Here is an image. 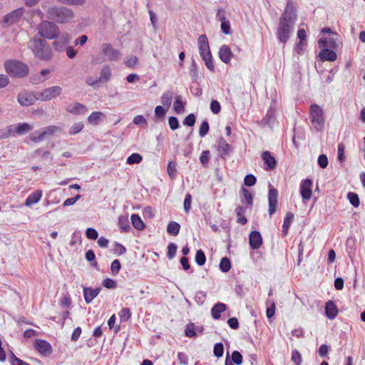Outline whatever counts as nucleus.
Returning <instances> with one entry per match:
<instances>
[{
    "label": "nucleus",
    "instance_id": "6ab92c4d",
    "mask_svg": "<svg viewBox=\"0 0 365 365\" xmlns=\"http://www.w3.org/2000/svg\"><path fill=\"white\" fill-rule=\"evenodd\" d=\"M17 99L21 106H29L35 102L36 98L32 93L23 92L18 95Z\"/></svg>",
    "mask_w": 365,
    "mask_h": 365
},
{
    "label": "nucleus",
    "instance_id": "b1692460",
    "mask_svg": "<svg viewBox=\"0 0 365 365\" xmlns=\"http://www.w3.org/2000/svg\"><path fill=\"white\" fill-rule=\"evenodd\" d=\"M319 58L321 61H334L336 58L337 55L335 51H334L331 49H329L328 48H325L322 49L319 54Z\"/></svg>",
    "mask_w": 365,
    "mask_h": 365
},
{
    "label": "nucleus",
    "instance_id": "052dcab7",
    "mask_svg": "<svg viewBox=\"0 0 365 365\" xmlns=\"http://www.w3.org/2000/svg\"><path fill=\"white\" fill-rule=\"evenodd\" d=\"M206 299V293L203 291H198L195 296V302L200 306L202 305Z\"/></svg>",
    "mask_w": 365,
    "mask_h": 365
},
{
    "label": "nucleus",
    "instance_id": "423d86ee",
    "mask_svg": "<svg viewBox=\"0 0 365 365\" xmlns=\"http://www.w3.org/2000/svg\"><path fill=\"white\" fill-rule=\"evenodd\" d=\"M297 20V10L293 3L289 0L287 3L285 9L279 18L280 21L288 23L290 25L295 24Z\"/></svg>",
    "mask_w": 365,
    "mask_h": 365
},
{
    "label": "nucleus",
    "instance_id": "603ef678",
    "mask_svg": "<svg viewBox=\"0 0 365 365\" xmlns=\"http://www.w3.org/2000/svg\"><path fill=\"white\" fill-rule=\"evenodd\" d=\"M291 360L296 364V365H301L302 363V357L300 352L297 350L294 349L292 351V356Z\"/></svg>",
    "mask_w": 365,
    "mask_h": 365
},
{
    "label": "nucleus",
    "instance_id": "bf43d9fd",
    "mask_svg": "<svg viewBox=\"0 0 365 365\" xmlns=\"http://www.w3.org/2000/svg\"><path fill=\"white\" fill-rule=\"evenodd\" d=\"M185 334L186 336L190 338L196 336L195 326L193 323H190L186 326Z\"/></svg>",
    "mask_w": 365,
    "mask_h": 365
},
{
    "label": "nucleus",
    "instance_id": "9b49d317",
    "mask_svg": "<svg viewBox=\"0 0 365 365\" xmlns=\"http://www.w3.org/2000/svg\"><path fill=\"white\" fill-rule=\"evenodd\" d=\"M10 128L11 136H14L16 134L22 135L29 133L34 128V126L28 123H19L7 127V129Z\"/></svg>",
    "mask_w": 365,
    "mask_h": 365
},
{
    "label": "nucleus",
    "instance_id": "37998d69",
    "mask_svg": "<svg viewBox=\"0 0 365 365\" xmlns=\"http://www.w3.org/2000/svg\"><path fill=\"white\" fill-rule=\"evenodd\" d=\"M167 171L169 177L171 179H175L177 177V169H176V163L173 161H170L168 164Z\"/></svg>",
    "mask_w": 365,
    "mask_h": 365
},
{
    "label": "nucleus",
    "instance_id": "de8ad7c7",
    "mask_svg": "<svg viewBox=\"0 0 365 365\" xmlns=\"http://www.w3.org/2000/svg\"><path fill=\"white\" fill-rule=\"evenodd\" d=\"M58 130V127L56 125H49L45 127L41 133L43 134V137L46 139L48 136H52Z\"/></svg>",
    "mask_w": 365,
    "mask_h": 365
},
{
    "label": "nucleus",
    "instance_id": "49530a36",
    "mask_svg": "<svg viewBox=\"0 0 365 365\" xmlns=\"http://www.w3.org/2000/svg\"><path fill=\"white\" fill-rule=\"evenodd\" d=\"M224 354V345L222 342H217L214 345L213 354L217 358H220Z\"/></svg>",
    "mask_w": 365,
    "mask_h": 365
},
{
    "label": "nucleus",
    "instance_id": "dca6fc26",
    "mask_svg": "<svg viewBox=\"0 0 365 365\" xmlns=\"http://www.w3.org/2000/svg\"><path fill=\"white\" fill-rule=\"evenodd\" d=\"M261 157L264 162V169L265 170H272L276 168L277 160L272 155L271 152L268 150L264 151L262 152Z\"/></svg>",
    "mask_w": 365,
    "mask_h": 365
},
{
    "label": "nucleus",
    "instance_id": "864d4df0",
    "mask_svg": "<svg viewBox=\"0 0 365 365\" xmlns=\"http://www.w3.org/2000/svg\"><path fill=\"white\" fill-rule=\"evenodd\" d=\"M209 130L210 125L208 121L207 120H203L200 127L199 135L201 138L205 137L208 133Z\"/></svg>",
    "mask_w": 365,
    "mask_h": 365
},
{
    "label": "nucleus",
    "instance_id": "a19ab883",
    "mask_svg": "<svg viewBox=\"0 0 365 365\" xmlns=\"http://www.w3.org/2000/svg\"><path fill=\"white\" fill-rule=\"evenodd\" d=\"M347 199L350 204L354 207H358L360 204L359 197L357 193L354 192H349L347 194Z\"/></svg>",
    "mask_w": 365,
    "mask_h": 365
},
{
    "label": "nucleus",
    "instance_id": "39448f33",
    "mask_svg": "<svg viewBox=\"0 0 365 365\" xmlns=\"http://www.w3.org/2000/svg\"><path fill=\"white\" fill-rule=\"evenodd\" d=\"M37 29L38 34L45 38L54 39L58 37V28L53 22L43 21Z\"/></svg>",
    "mask_w": 365,
    "mask_h": 365
},
{
    "label": "nucleus",
    "instance_id": "c756f323",
    "mask_svg": "<svg viewBox=\"0 0 365 365\" xmlns=\"http://www.w3.org/2000/svg\"><path fill=\"white\" fill-rule=\"evenodd\" d=\"M112 76V72L108 65L103 66L100 72V76L98 78L99 82L108 81Z\"/></svg>",
    "mask_w": 365,
    "mask_h": 365
},
{
    "label": "nucleus",
    "instance_id": "4c0bfd02",
    "mask_svg": "<svg viewBox=\"0 0 365 365\" xmlns=\"http://www.w3.org/2000/svg\"><path fill=\"white\" fill-rule=\"evenodd\" d=\"M84 128V123L81 121L73 123L68 130V134L74 135L79 133Z\"/></svg>",
    "mask_w": 365,
    "mask_h": 365
},
{
    "label": "nucleus",
    "instance_id": "9d476101",
    "mask_svg": "<svg viewBox=\"0 0 365 365\" xmlns=\"http://www.w3.org/2000/svg\"><path fill=\"white\" fill-rule=\"evenodd\" d=\"M269 209L268 212L270 216L275 213L278 204V191L272 185H269L268 192Z\"/></svg>",
    "mask_w": 365,
    "mask_h": 365
},
{
    "label": "nucleus",
    "instance_id": "0e129e2a",
    "mask_svg": "<svg viewBox=\"0 0 365 365\" xmlns=\"http://www.w3.org/2000/svg\"><path fill=\"white\" fill-rule=\"evenodd\" d=\"M102 285L107 289H113L117 287V282L111 278H106L103 280Z\"/></svg>",
    "mask_w": 365,
    "mask_h": 365
},
{
    "label": "nucleus",
    "instance_id": "1a4fd4ad",
    "mask_svg": "<svg viewBox=\"0 0 365 365\" xmlns=\"http://www.w3.org/2000/svg\"><path fill=\"white\" fill-rule=\"evenodd\" d=\"M62 88L59 86H54L43 89L38 93V99L43 101H48L59 96L61 94Z\"/></svg>",
    "mask_w": 365,
    "mask_h": 365
},
{
    "label": "nucleus",
    "instance_id": "e2e57ef3",
    "mask_svg": "<svg viewBox=\"0 0 365 365\" xmlns=\"http://www.w3.org/2000/svg\"><path fill=\"white\" fill-rule=\"evenodd\" d=\"M196 121V117L194 113L187 115L182 121L184 125L192 127Z\"/></svg>",
    "mask_w": 365,
    "mask_h": 365
},
{
    "label": "nucleus",
    "instance_id": "a211bd4d",
    "mask_svg": "<svg viewBox=\"0 0 365 365\" xmlns=\"http://www.w3.org/2000/svg\"><path fill=\"white\" fill-rule=\"evenodd\" d=\"M262 237L259 231H252L249 236V244L252 250H257L262 245Z\"/></svg>",
    "mask_w": 365,
    "mask_h": 365
},
{
    "label": "nucleus",
    "instance_id": "ddd939ff",
    "mask_svg": "<svg viewBox=\"0 0 365 365\" xmlns=\"http://www.w3.org/2000/svg\"><path fill=\"white\" fill-rule=\"evenodd\" d=\"M312 181L309 178L301 181L299 190L303 200H309L311 199L312 195Z\"/></svg>",
    "mask_w": 365,
    "mask_h": 365
},
{
    "label": "nucleus",
    "instance_id": "680f3d73",
    "mask_svg": "<svg viewBox=\"0 0 365 365\" xmlns=\"http://www.w3.org/2000/svg\"><path fill=\"white\" fill-rule=\"evenodd\" d=\"M345 145L341 143L337 146V158L340 163H343L345 160Z\"/></svg>",
    "mask_w": 365,
    "mask_h": 365
},
{
    "label": "nucleus",
    "instance_id": "3c124183",
    "mask_svg": "<svg viewBox=\"0 0 365 365\" xmlns=\"http://www.w3.org/2000/svg\"><path fill=\"white\" fill-rule=\"evenodd\" d=\"M142 160V156L140 154L135 153L128 156L126 163L129 165L137 164L140 163Z\"/></svg>",
    "mask_w": 365,
    "mask_h": 365
},
{
    "label": "nucleus",
    "instance_id": "f257e3e1",
    "mask_svg": "<svg viewBox=\"0 0 365 365\" xmlns=\"http://www.w3.org/2000/svg\"><path fill=\"white\" fill-rule=\"evenodd\" d=\"M48 18L58 24L71 22L74 17L73 11L66 6H53L47 10Z\"/></svg>",
    "mask_w": 365,
    "mask_h": 365
},
{
    "label": "nucleus",
    "instance_id": "a878e982",
    "mask_svg": "<svg viewBox=\"0 0 365 365\" xmlns=\"http://www.w3.org/2000/svg\"><path fill=\"white\" fill-rule=\"evenodd\" d=\"M42 196V191L37 190L31 192L26 199L24 205L27 207H30L34 204L39 202Z\"/></svg>",
    "mask_w": 365,
    "mask_h": 365
},
{
    "label": "nucleus",
    "instance_id": "f3484780",
    "mask_svg": "<svg viewBox=\"0 0 365 365\" xmlns=\"http://www.w3.org/2000/svg\"><path fill=\"white\" fill-rule=\"evenodd\" d=\"M66 110L68 113L76 115H84L88 111L86 106L78 102H74L68 104L66 106Z\"/></svg>",
    "mask_w": 365,
    "mask_h": 365
},
{
    "label": "nucleus",
    "instance_id": "c85d7f7f",
    "mask_svg": "<svg viewBox=\"0 0 365 365\" xmlns=\"http://www.w3.org/2000/svg\"><path fill=\"white\" fill-rule=\"evenodd\" d=\"M294 215L291 212H288L286 214V215L284 218V222H283V225H282V235L284 237L287 235L288 230H289L290 225L294 220Z\"/></svg>",
    "mask_w": 365,
    "mask_h": 365
},
{
    "label": "nucleus",
    "instance_id": "c9c22d12",
    "mask_svg": "<svg viewBox=\"0 0 365 365\" xmlns=\"http://www.w3.org/2000/svg\"><path fill=\"white\" fill-rule=\"evenodd\" d=\"M172 98L173 92L170 91H167L162 95L160 98V102L163 106H167V108H169L172 103Z\"/></svg>",
    "mask_w": 365,
    "mask_h": 365
},
{
    "label": "nucleus",
    "instance_id": "79ce46f5",
    "mask_svg": "<svg viewBox=\"0 0 365 365\" xmlns=\"http://www.w3.org/2000/svg\"><path fill=\"white\" fill-rule=\"evenodd\" d=\"M195 261L196 264L199 266H202L205 264L206 256L202 250H197L195 257Z\"/></svg>",
    "mask_w": 365,
    "mask_h": 365
},
{
    "label": "nucleus",
    "instance_id": "473e14b6",
    "mask_svg": "<svg viewBox=\"0 0 365 365\" xmlns=\"http://www.w3.org/2000/svg\"><path fill=\"white\" fill-rule=\"evenodd\" d=\"M118 225L121 232H128L130 230L129 220L126 216H120L118 220Z\"/></svg>",
    "mask_w": 365,
    "mask_h": 365
},
{
    "label": "nucleus",
    "instance_id": "2eb2a0df",
    "mask_svg": "<svg viewBox=\"0 0 365 365\" xmlns=\"http://www.w3.org/2000/svg\"><path fill=\"white\" fill-rule=\"evenodd\" d=\"M197 45L200 57H205L211 53L208 39L205 34H202L197 39Z\"/></svg>",
    "mask_w": 365,
    "mask_h": 365
},
{
    "label": "nucleus",
    "instance_id": "58836bf2",
    "mask_svg": "<svg viewBox=\"0 0 365 365\" xmlns=\"http://www.w3.org/2000/svg\"><path fill=\"white\" fill-rule=\"evenodd\" d=\"M189 70H190L189 73H190V76H191L192 79L194 81H197V79L199 77V73H198L197 64L196 61H195V59H192Z\"/></svg>",
    "mask_w": 365,
    "mask_h": 365
},
{
    "label": "nucleus",
    "instance_id": "72a5a7b5",
    "mask_svg": "<svg viewBox=\"0 0 365 365\" xmlns=\"http://www.w3.org/2000/svg\"><path fill=\"white\" fill-rule=\"evenodd\" d=\"M133 226L138 230H143L145 228V224L141 217L138 214H133L130 217Z\"/></svg>",
    "mask_w": 365,
    "mask_h": 365
},
{
    "label": "nucleus",
    "instance_id": "13d9d810",
    "mask_svg": "<svg viewBox=\"0 0 365 365\" xmlns=\"http://www.w3.org/2000/svg\"><path fill=\"white\" fill-rule=\"evenodd\" d=\"M230 360L233 361L236 365H240L243 361V357L240 351H234L232 353Z\"/></svg>",
    "mask_w": 365,
    "mask_h": 365
},
{
    "label": "nucleus",
    "instance_id": "f8f14e48",
    "mask_svg": "<svg viewBox=\"0 0 365 365\" xmlns=\"http://www.w3.org/2000/svg\"><path fill=\"white\" fill-rule=\"evenodd\" d=\"M24 13V9L21 7L18 8L11 12L9 13L3 18V23L7 26L12 25L18 22L22 17Z\"/></svg>",
    "mask_w": 365,
    "mask_h": 365
},
{
    "label": "nucleus",
    "instance_id": "e433bc0d",
    "mask_svg": "<svg viewBox=\"0 0 365 365\" xmlns=\"http://www.w3.org/2000/svg\"><path fill=\"white\" fill-rule=\"evenodd\" d=\"M275 120L274 110L269 109L265 116L262 119V123L264 125H272L274 123Z\"/></svg>",
    "mask_w": 365,
    "mask_h": 365
},
{
    "label": "nucleus",
    "instance_id": "09e8293b",
    "mask_svg": "<svg viewBox=\"0 0 365 365\" xmlns=\"http://www.w3.org/2000/svg\"><path fill=\"white\" fill-rule=\"evenodd\" d=\"M86 259L88 262H92L91 265L96 268L98 267V262L96 261V255L92 250H89L86 252Z\"/></svg>",
    "mask_w": 365,
    "mask_h": 365
},
{
    "label": "nucleus",
    "instance_id": "20e7f679",
    "mask_svg": "<svg viewBox=\"0 0 365 365\" xmlns=\"http://www.w3.org/2000/svg\"><path fill=\"white\" fill-rule=\"evenodd\" d=\"M309 118L314 128L317 131L322 130L324 125V112L317 104L310 106Z\"/></svg>",
    "mask_w": 365,
    "mask_h": 365
},
{
    "label": "nucleus",
    "instance_id": "2f4dec72",
    "mask_svg": "<svg viewBox=\"0 0 365 365\" xmlns=\"http://www.w3.org/2000/svg\"><path fill=\"white\" fill-rule=\"evenodd\" d=\"M246 208L242 206H237L235 209L237 222L245 225L247 222V217L244 215Z\"/></svg>",
    "mask_w": 365,
    "mask_h": 365
},
{
    "label": "nucleus",
    "instance_id": "f704fd0d",
    "mask_svg": "<svg viewBox=\"0 0 365 365\" xmlns=\"http://www.w3.org/2000/svg\"><path fill=\"white\" fill-rule=\"evenodd\" d=\"M180 230V224L175 221H170L167 226V232L170 235H178L179 234Z\"/></svg>",
    "mask_w": 365,
    "mask_h": 365
},
{
    "label": "nucleus",
    "instance_id": "f03ea898",
    "mask_svg": "<svg viewBox=\"0 0 365 365\" xmlns=\"http://www.w3.org/2000/svg\"><path fill=\"white\" fill-rule=\"evenodd\" d=\"M30 48L35 57L40 60L48 61L52 57L51 48L45 40L34 38L31 41Z\"/></svg>",
    "mask_w": 365,
    "mask_h": 365
},
{
    "label": "nucleus",
    "instance_id": "338daca9",
    "mask_svg": "<svg viewBox=\"0 0 365 365\" xmlns=\"http://www.w3.org/2000/svg\"><path fill=\"white\" fill-rule=\"evenodd\" d=\"M86 236L89 240H96L98 239V232L96 229L89 227L86 230Z\"/></svg>",
    "mask_w": 365,
    "mask_h": 365
},
{
    "label": "nucleus",
    "instance_id": "393cba45",
    "mask_svg": "<svg viewBox=\"0 0 365 365\" xmlns=\"http://www.w3.org/2000/svg\"><path fill=\"white\" fill-rule=\"evenodd\" d=\"M227 309V305L222 302L216 303L211 309V315L214 319H219L221 314Z\"/></svg>",
    "mask_w": 365,
    "mask_h": 365
},
{
    "label": "nucleus",
    "instance_id": "774afa93",
    "mask_svg": "<svg viewBox=\"0 0 365 365\" xmlns=\"http://www.w3.org/2000/svg\"><path fill=\"white\" fill-rule=\"evenodd\" d=\"M30 140L34 143H39L45 140L43 137V134H42L39 130L36 131L34 133L30 135Z\"/></svg>",
    "mask_w": 365,
    "mask_h": 365
},
{
    "label": "nucleus",
    "instance_id": "bb28decb",
    "mask_svg": "<svg viewBox=\"0 0 365 365\" xmlns=\"http://www.w3.org/2000/svg\"><path fill=\"white\" fill-rule=\"evenodd\" d=\"M106 118V115L101 111L92 112L88 117V122L93 125H96Z\"/></svg>",
    "mask_w": 365,
    "mask_h": 365
},
{
    "label": "nucleus",
    "instance_id": "7c9ffc66",
    "mask_svg": "<svg viewBox=\"0 0 365 365\" xmlns=\"http://www.w3.org/2000/svg\"><path fill=\"white\" fill-rule=\"evenodd\" d=\"M185 105L186 103L182 101V96H177L174 101L173 109L176 113L182 114L185 112Z\"/></svg>",
    "mask_w": 365,
    "mask_h": 365
},
{
    "label": "nucleus",
    "instance_id": "5701e85b",
    "mask_svg": "<svg viewBox=\"0 0 365 365\" xmlns=\"http://www.w3.org/2000/svg\"><path fill=\"white\" fill-rule=\"evenodd\" d=\"M339 313L337 306L334 302L329 300L325 304V315L329 319L336 318Z\"/></svg>",
    "mask_w": 365,
    "mask_h": 365
},
{
    "label": "nucleus",
    "instance_id": "4d7b16f0",
    "mask_svg": "<svg viewBox=\"0 0 365 365\" xmlns=\"http://www.w3.org/2000/svg\"><path fill=\"white\" fill-rule=\"evenodd\" d=\"M113 252L118 255H123L126 252V248L122 244L115 242L113 244Z\"/></svg>",
    "mask_w": 365,
    "mask_h": 365
},
{
    "label": "nucleus",
    "instance_id": "4be33fe9",
    "mask_svg": "<svg viewBox=\"0 0 365 365\" xmlns=\"http://www.w3.org/2000/svg\"><path fill=\"white\" fill-rule=\"evenodd\" d=\"M217 149L220 153V155L222 158H225L230 154L231 147L227 143V141L222 137H221L217 141Z\"/></svg>",
    "mask_w": 365,
    "mask_h": 365
},
{
    "label": "nucleus",
    "instance_id": "aec40b11",
    "mask_svg": "<svg viewBox=\"0 0 365 365\" xmlns=\"http://www.w3.org/2000/svg\"><path fill=\"white\" fill-rule=\"evenodd\" d=\"M101 290V287H97L95 289L91 287H84L83 294L86 304H90L99 294Z\"/></svg>",
    "mask_w": 365,
    "mask_h": 365
},
{
    "label": "nucleus",
    "instance_id": "6e6d98bb",
    "mask_svg": "<svg viewBox=\"0 0 365 365\" xmlns=\"http://www.w3.org/2000/svg\"><path fill=\"white\" fill-rule=\"evenodd\" d=\"M121 269V264L118 259H114L110 265V272L112 275L116 276Z\"/></svg>",
    "mask_w": 365,
    "mask_h": 365
},
{
    "label": "nucleus",
    "instance_id": "6e6552de",
    "mask_svg": "<svg viewBox=\"0 0 365 365\" xmlns=\"http://www.w3.org/2000/svg\"><path fill=\"white\" fill-rule=\"evenodd\" d=\"M102 54L109 61H117L120 57V51L115 49L109 43H104L101 45Z\"/></svg>",
    "mask_w": 365,
    "mask_h": 365
},
{
    "label": "nucleus",
    "instance_id": "ea45409f",
    "mask_svg": "<svg viewBox=\"0 0 365 365\" xmlns=\"http://www.w3.org/2000/svg\"><path fill=\"white\" fill-rule=\"evenodd\" d=\"M220 269L221 272L226 273L231 269V262L227 257H224L221 259L219 264Z\"/></svg>",
    "mask_w": 365,
    "mask_h": 365
},
{
    "label": "nucleus",
    "instance_id": "4468645a",
    "mask_svg": "<svg viewBox=\"0 0 365 365\" xmlns=\"http://www.w3.org/2000/svg\"><path fill=\"white\" fill-rule=\"evenodd\" d=\"M36 349L43 356H48L52 354L53 349L49 342L44 339H36L34 344Z\"/></svg>",
    "mask_w": 365,
    "mask_h": 365
},
{
    "label": "nucleus",
    "instance_id": "8fccbe9b",
    "mask_svg": "<svg viewBox=\"0 0 365 365\" xmlns=\"http://www.w3.org/2000/svg\"><path fill=\"white\" fill-rule=\"evenodd\" d=\"M9 360L11 365H31L29 363L18 358L12 351L10 353Z\"/></svg>",
    "mask_w": 365,
    "mask_h": 365
},
{
    "label": "nucleus",
    "instance_id": "5fc2aeb1",
    "mask_svg": "<svg viewBox=\"0 0 365 365\" xmlns=\"http://www.w3.org/2000/svg\"><path fill=\"white\" fill-rule=\"evenodd\" d=\"M202 59L205 61V64L208 70L212 72H215V66L212 61V53L207 55V56L202 57Z\"/></svg>",
    "mask_w": 365,
    "mask_h": 365
},
{
    "label": "nucleus",
    "instance_id": "7ed1b4c3",
    "mask_svg": "<svg viewBox=\"0 0 365 365\" xmlns=\"http://www.w3.org/2000/svg\"><path fill=\"white\" fill-rule=\"evenodd\" d=\"M6 72L13 77L24 78L29 73V66L19 61L11 60L5 63Z\"/></svg>",
    "mask_w": 365,
    "mask_h": 365
},
{
    "label": "nucleus",
    "instance_id": "412c9836",
    "mask_svg": "<svg viewBox=\"0 0 365 365\" xmlns=\"http://www.w3.org/2000/svg\"><path fill=\"white\" fill-rule=\"evenodd\" d=\"M218 54L220 59L226 64L230 63L231 58L233 56L230 48L227 45L220 46Z\"/></svg>",
    "mask_w": 365,
    "mask_h": 365
},
{
    "label": "nucleus",
    "instance_id": "c03bdc74",
    "mask_svg": "<svg viewBox=\"0 0 365 365\" xmlns=\"http://www.w3.org/2000/svg\"><path fill=\"white\" fill-rule=\"evenodd\" d=\"M178 246L174 242H170L167 247V257L172 259L175 257Z\"/></svg>",
    "mask_w": 365,
    "mask_h": 365
},
{
    "label": "nucleus",
    "instance_id": "0eeeda50",
    "mask_svg": "<svg viewBox=\"0 0 365 365\" xmlns=\"http://www.w3.org/2000/svg\"><path fill=\"white\" fill-rule=\"evenodd\" d=\"M294 25L279 21L278 28L276 32L277 38L280 43H285L290 38L294 29Z\"/></svg>",
    "mask_w": 365,
    "mask_h": 365
},
{
    "label": "nucleus",
    "instance_id": "69168bd1",
    "mask_svg": "<svg viewBox=\"0 0 365 365\" xmlns=\"http://www.w3.org/2000/svg\"><path fill=\"white\" fill-rule=\"evenodd\" d=\"M257 182V178L256 177L252 174H247L245 175L244 178V184L246 186L251 187L256 184Z\"/></svg>",
    "mask_w": 365,
    "mask_h": 365
},
{
    "label": "nucleus",
    "instance_id": "a18cd8bd",
    "mask_svg": "<svg viewBox=\"0 0 365 365\" xmlns=\"http://www.w3.org/2000/svg\"><path fill=\"white\" fill-rule=\"evenodd\" d=\"M120 322H127L131 318V312L129 308H123L118 313Z\"/></svg>",
    "mask_w": 365,
    "mask_h": 365
},
{
    "label": "nucleus",
    "instance_id": "cd10ccee",
    "mask_svg": "<svg viewBox=\"0 0 365 365\" xmlns=\"http://www.w3.org/2000/svg\"><path fill=\"white\" fill-rule=\"evenodd\" d=\"M70 42V37L68 34H65L60 36L57 40L53 42V47L56 51H61L62 48L68 44Z\"/></svg>",
    "mask_w": 365,
    "mask_h": 365
}]
</instances>
